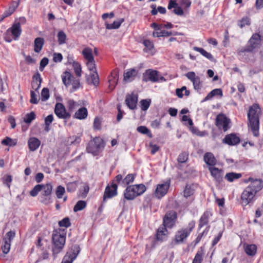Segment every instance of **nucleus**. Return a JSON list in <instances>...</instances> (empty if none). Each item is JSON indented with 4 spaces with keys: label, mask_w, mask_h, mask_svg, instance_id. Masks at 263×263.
Listing matches in <instances>:
<instances>
[{
    "label": "nucleus",
    "mask_w": 263,
    "mask_h": 263,
    "mask_svg": "<svg viewBox=\"0 0 263 263\" xmlns=\"http://www.w3.org/2000/svg\"><path fill=\"white\" fill-rule=\"evenodd\" d=\"M248 181L251 182V184L243 191L241 196V203L244 205H247L252 201L255 194L261 190L263 186L260 179H253L250 177Z\"/></svg>",
    "instance_id": "nucleus-1"
},
{
    "label": "nucleus",
    "mask_w": 263,
    "mask_h": 263,
    "mask_svg": "<svg viewBox=\"0 0 263 263\" xmlns=\"http://www.w3.org/2000/svg\"><path fill=\"white\" fill-rule=\"evenodd\" d=\"M261 112L259 104L256 103L251 106L248 112V126L255 137L259 136V116Z\"/></svg>",
    "instance_id": "nucleus-2"
},
{
    "label": "nucleus",
    "mask_w": 263,
    "mask_h": 263,
    "mask_svg": "<svg viewBox=\"0 0 263 263\" xmlns=\"http://www.w3.org/2000/svg\"><path fill=\"white\" fill-rule=\"evenodd\" d=\"M66 232L65 229L54 230L52 234V251L53 256L59 253L63 249L66 240Z\"/></svg>",
    "instance_id": "nucleus-3"
},
{
    "label": "nucleus",
    "mask_w": 263,
    "mask_h": 263,
    "mask_svg": "<svg viewBox=\"0 0 263 263\" xmlns=\"http://www.w3.org/2000/svg\"><path fill=\"white\" fill-rule=\"evenodd\" d=\"M145 191L146 187L143 184L128 185L125 190L124 196L128 200H133L141 195Z\"/></svg>",
    "instance_id": "nucleus-4"
},
{
    "label": "nucleus",
    "mask_w": 263,
    "mask_h": 263,
    "mask_svg": "<svg viewBox=\"0 0 263 263\" xmlns=\"http://www.w3.org/2000/svg\"><path fill=\"white\" fill-rule=\"evenodd\" d=\"M195 222L194 220L191 221L188 224V226L185 228H182L178 230L175 235L174 241L176 243H183L186 238L190 235L191 232L194 229Z\"/></svg>",
    "instance_id": "nucleus-5"
},
{
    "label": "nucleus",
    "mask_w": 263,
    "mask_h": 263,
    "mask_svg": "<svg viewBox=\"0 0 263 263\" xmlns=\"http://www.w3.org/2000/svg\"><path fill=\"white\" fill-rule=\"evenodd\" d=\"M104 147V143L103 139L99 137H96L92 140L89 141L86 147V150L88 153H91L94 156H97Z\"/></svg>",
    "instance_id": "nucleus-6"
},
{
    "label": "nucleus",
    "mask_w": 263,
    "mask_h": 263,
    "mask_svg": "<svg viewBox=\"0 0 263 263\" xmlns=\"http://www.w3.org/2000/svg\"><path fill=\"white\" fill-rule=\"evenodd\" d=\"M52 190V186L51 183L42 184V192L40 197V201L42 203L47 204L50 202V195Z\"/></svg>",
    "instance_id": "nucleus-7"
},
{
    "label": "nucleus",
    "mask_w": 263,
    "mask_h": 263,
    "mask_svg": "<svg viewBox=\"0 0 263 263\" xmlns=\"http://www.w3.org/2000/svg\"><path fill=\"white\" fill-rule=\"evenodd\" d=\"M177 213L173 211H169L166 213L163 219L162 226L168 228H173L176 223L177 220Z\"/></svg>",
    "instance_id": "nucleus-8"
},
{
    "label": "nucleus",
    "mask_w": 263,
    "mask_h": 263,
    "mask_svg": "<svg viewBox=\"0 0 263 263\" xmlns=\"http://www.w3.org/2000/svg\"><path fill=\"white\" fill-rule=\"evenodd\" d=\"M54 113L60 119H69L71 117L70 113L66 111L65 106L61 103H56Z\"/></svg>",
    "instance_id": "nucleus-9"
},
{
    "label": "nucleus",
    "mask_w": 263,
    "mask_h": 263,
    "mask_svg": "<svg viewBox=\"0 0 263 263\" xmlns=\"http://www.w3.org/2000/svg\"><path fill=\"white\" fill-rule=\"evenodd\" d=\"M230 120L223 114L218 115L216 119V125L219 129H222L226 132L230 128Z\"/></svg>",
    "instance_id": "nucleus-10"
},
{
    "label": "nucleus",
    "mask_w": 263,
    "mask_h": 263,
    "mask_svg": "<svg viewBox=\"0 0 263 263\" xmlns=\"http://www.w3.org/2000/svg\"><path fill=\"white\" fill-rule=\"evenodd\" d=\"M15 233L14 232L10 231L6 234V236L3 238L4 244L2 246V250L4 254H7L10 250L11 242L12 240L15 237Z\"/></svg>",
    "instance_id": "nucleus-11"
},
{
    "label": "nucleus",
    "mask_w": 263,
    "mask_h": 263,
    "mask_svg": "<svg viewBox=\"0 0 263 263\" xmlns=\"http://www.w3.org/2000/svg\"><path fill=\"white\" fill-rule=\"evenodd\" d=\"M118 185L114 181H112L110 185H107L105 188L103 195V201L105 202L107 198H112L117 194Z\"/></svg>",
    "instance_id": "nucleus-12"
},
{
    "label": "nucleus",
    "mask_w": 263,
    "mask_h": 263,
    "mask_svg": "<svg viewBox=\"0 0 263 263\" xmlns=\"http://www.w3.org/2000/svg\"><path fill=\"white\" fill-rule=\"evenodd\" d=\"M186 78L193 84L194 88L196 90L201 89L202 85L200 78L196 76L194 71H190L185 74Z\"/></svg>",
    "instance_id": "nucleus-13"
},
{
    "label": "nucleus",
    "mask_w": 263,
    "mask_h": 263,
    "mask_svg": "<svg viewBox=\"0 0 263 263\" xmlns=\"http://www.w3.org/2000/svg\"><path fill=\"white\" fill-rule=\"evenodd\" d=\"M169 187L170 183L167 182L157 185L154 193L155 196L159 199L162 198L167 193Z\"/></svg>",
    "instance_id": "nucleus-14"
},
{
    "label": "nucleus",
    "mask_w": 263,
    "mask_h": 263,
    "mask_svg": "<svg viewBox=\"0 0 263 263\" xmlns=\"http://www.w3.org/2000/svg\"><path fill=\"white\" fill-rule=\"evenodd\" d=\"M159 79L158 72L156 70L148 69L143 74V81L144 82L150 81L156 82H158Z\"/></svg>",
    "instance_id": "nucleus-15"
},
{
    "label": "nucleus",
    "mask_w": 263,
    "mask_h": 263,
    "mask_svg": "<svg viewBox=\"0 0 263 263\" xmlns=\"http://www.w3.org/2000/svg\"><path fill=\"white\" fill-rule=\"evenodd\" d=\"M138 101V96L132 93L128 94L126 96L125 100L126 105L130 109H135L137 107Z\"/></svg>",
    "instance_id": "nucleus-16"
},
{
    "label": "nucleus",
    "mask_w": 263,
    "mask_h": 263,
    "mask_svg": "<svg viewBox=\"0 0 263 263\" xmlns=\"http://www.w3.org/2000/svg\"><path fill=\"white\" fill-rule=\"evenodd\" d=\"M222 142L229 145H235L240 142V138L236 134H231L225 136Z\"/></svg>",
    "instance_id": "nucleus-17"
},
{
    "label": "nucleus",
    "mask_w": 263,
    "mask_h": 263,
    "mask_svg": "<svg viewBox=\"0 0 263 263\" xmlns=\"http://www.w3.org/2000/svg\"><path fill=\"white\" fill-rule=\"evenodd\" d=\"M118 79L119 77L117 70H113L108 78V89H109V92L111 91L115 88L117 84Z\"/></svg>",
    "instance_id": "nucleus-18"
},
{
    "label": "nucleus",
    "mask_w": 263,
    "mask_h": 263,
    "mask_svg": "<svg viewBox=\"0 0 263 263\" xmlns=\"http://www.w3.org/2000/svg\"><path fill=\"white\" fill-rule=\"evenodd\" d=\"M209 170L215 180L220 183L222 181L223 171L215 167H210Z\"/></svg>",
    "instance_id": "nucleus-19"
},
{
    "label": "nucleus",
    "mask_w": 263,
    "mask_h": 263,
    "mask_svg": "<svg viewBox=\"0 0 263 263\" xmlns=\"http://www.w3.org/2000/svg\"><path fill=\"white\" fill-rule=\"evenodd\" d=\"M260 43V36L258 33H254L252 35L249 41L248 46L251 48L253 51L254 49L256 48Z\"/></svg>",
    "instance_id": "nucleus-20"
},
{
    "label": "nucleus",
    "mask_w": 263,
    "mask_h": 263,
    "mask_svg": "<svg viewBox=\"0 0 263 263\" xmlns=\"http://www.w3.org/2000/svg\"><path fill=\"white\" fill-rule=\"evenodd\" d=\"M8 29L12 34V35L13 36V40H17L20 37L22 32V29L20 27V24L14 23L12 27Z\"/></svg>",
    "instance_id": "nucleus-21"
},
{
    "label": "nucleus",
    "mask_w": 263,
    "mask_h": 263,
    "mask_svg": "<svg viewBox=\"0 0 263 263\" xmlns=\"http://www.w3.org/2000/svg\"><path fill=\"white\" fill-rule=\"evenodd\" d=\"M28 144L30 151L33 152L39 148L41 144V141L37 138L31 137L28 141Z\"/></svg>",
    "instance_id": "nucleus-22"
},
{
    "label": "nucleus",
    "mask_w": 263,
    "mask_h": 263,
    "mask_svg": "<svg viewBox=\"0 0 263 263\" xmlns=\"http://www.w3.org/2000/svg\"><path fill=\"white\" fill-rule=\"evenodd\" d=\"M212 214L211 212L206 211L204 212L199 219V229L201 228L204 226L209 223V218L212 216Z\"/></svg>",
    "instance_id": "nucleus-23"
},
{
    "label": "nucleus",
    "mask_w": 263,
    "mask_h": 263,
    "mask_svg": "<svg viewBox=\"0 0 263 263\" xmlns=\"http://www.w3.org/2000/svg\"><path fill=\"white\" fill-rule=\"evenodd\" d=\"M167 230L166 227L161 226L157 230L156 238L158 240L163 241L167 237Z\"/></svg>",
    "instance_id": "nucleus-24"
},
{
    "label": "nucleus",
    "mask_w": 263,
    "mask_h": 263,
    "mask_svg": "<svg viewBox=\"0 0 263 263\" xmlns=\"http://www.w3.org/2000/svg\"><path fill=\"white\" fill-rule=\"evenodd\" d=\"M204 161L207 165L210 166H214L217 163V160L214 155L210 152L204 154Z\"/></svg>",
    "instance_id": "nucleus-25"
},
{
    "label": "nucleus",
    "mask_w": 263,
    "mask_h": 263,
    "mask_svg": "<svg viewBox=\"0 0 263 263\" xmlns=\"http://www.w3.org/2000/svg\"><path fill=\"white\" fill-rule=\"evenodd\" d=\"M137 71L133 68L130 69L126 72L124 73V81L127 82H130L134 80L136 76L137 75Z\"/></svg>",
    "instance_id": "nucleus-26"
},
{
    "label": "nucleus",
    "mask_w": 263,
    "mask_h": 263,
    "mask_svg": "<svg viewBox=\"0 0 263 263\" xmlns=\"http://www.w3.org/2000/svg\"><path fill=\"white\" fill-rule=\"evenodd\" d=\"M87 109L86 108L83 107L79 109L78 110L75 112L74 118L79 120H83L87 117Z\"/></svg>",
    "instance_id": "nucleus-27"
},
{
    "label": "nucleus",
    "mask_w": 263,
    "mask_h": 263,
    "mask_svg": "<svg viewBox=\"0 0 263 263\" xmlns=\"http://www.w3.org/2000/svg\"><path fill=\"white\" fill-rule=\"evenodd\" d=\"M73 78L74 77L71 73L67 71H65L62 76V82L66 86L70 84Z\"/></svg>",
    "instance_id": "nucleus-28"
},
{
    "label": "nucleus",
    "mask_w": 263,
    "mask_h": 263,
    "mask_svg": "<svg viewBox=\"0 0 263 263\" xmlns=\"http://www.w3.org/2000/svg\"><path fill=\"white\" fill-rule=\"evenodd\" d=\"M243 247L247 255L251 256H253L255 255L257 250V247L255 245L245 244Z\"/></svg>",
    "instance_id": "nucleus-29"
},
{
    "label": "nucleus",
    "mask_w": 263,
    "mask_h": 263,
    "mask_svg": "<svg viewBox=\"0 0 263 263\" xmlns=\"http://www.w3.org/2000/svg\"><path fill=\"white\" fill-rule=\"evenodd\" d=\"M193 49L195 51L200 52L203 56H204L211 61H215L213 55L210 53L206 51H205L204 49L198 47H194Z\"/></svg>",
    "instance_id": "nucleus-30"
},
{
    "label": "nucleus",
    "mask_w": 263,
    "mask_h": 263,
    "mask_svg": "<svg viewBox=\"0 0 263 263\" xmlns=\"http://www.w3.org/2000/svg\"><path fill=\"white\" fill-rule=\"evenodd\" d=\"M44 43L43 38L37 37L34 40V50L39 53L42 49Z\"/></svg>",
    "instance_id": "nucleus-31"
},
{
    "label": "nucleus",
    "mask_w": 263,
    "mask_h": 263,
    "mask_svg": "<svg viewBox=\"0 0 263 263\" xmlns=\"http://www.w3.org/2000/svg\"><path fill=\"white\" fill-rule=\"evenodd\" d=\"M82 53L87 61L90 60L92 61L94 59V57L92 54V50L89 47L85 48L83 50Z\"/></svg>",
    "instance_id": "nucleus-32"
},
{
    "label": "nucleus",
    "mask_w": 263,
    "mask_h": 263,
    "mask_svg": "<svg viewBox=\"0 0 263 263\" xmlns=\"http://www.w3.org/2000/svg\"><path fill=\"white\" fill-rule=\"evenodd\" d=\"M220 96L221 97L222 96V90L220 88L214 89L212 90L210 93L208 94L206 97L204 98V100L206 101L208 100L211 99L214 96Z\"/></svg>",
    "instance_id": "nucleus-33"
},
{
    "label": "nucleus",
    "mask_w": 263,
    "mask_h": 263,
    "mask_svg": "<svg viewBox=\"0 0 263 263\" xmlns=\"http://www.w3.org/2000/svg\"><path fill=\"white\" fill-rule=\"evenodd\" d=\"M124 21V18H120L118 21H114L112 24H106V28L108 29H118Z\"/></svg>",
    "instance_id": "nucleus-34"
},
{
    "label": "nucleus",
    "mask_w": 263,
    "mask_h": 263,
    "mask_svg": "<svg viewBox=\"0 0 263 263\" xmlns=\"http://www.w3.org/2000/svg\"><path fill=\"white\" fill-rule=\"evenodd\" d=\"M177 32L173 33L172 31H168L165 30H161L160 32H154L153 35L154 37H160V36H169L172 35H176Z\"/></svg>",
    "instance_id": "nucleus-35"
},
{
    "label": "nucleus",
    "mask_w": 263,
    "mask_h": 263,
    "mask_svg": "<svg viewBox=\"0 0 263 263\" xmlns=\"http://www.w3.org/2000/svg\"><path fill=\"white\" fill-rule=\"evenodd\" d=\"M203 249L202 247L200 248L195 255L192 263H201L203 260Z\"/></svg>",
    "instance_id": "nucleus-36"
},
{
    "label": "nucleus",
    "mask_w": 263,
    "mask_h": 263,
    "mask_svg": "<svg viewBox=\"0 0 263 263\" xmlns=\"http://www.w3.org/2000/svg\"><path fill=\"white\" fill-rule=\"evenodd\" d=\"M89 84L97 86L99 83V76L97 72H93L90 74V78L87 80Z\"/></svg>",
    "instance_id": "nucleus-37"
},
{
    "label": "nucleus",
    "mask_w": 263,
    "mask_h": 263,
    "mask_svg": "<svg viewBox=\"0 0 263 263\" xmlns=\"http://www.w3.org/2000/svg\"><path fill=\"white\" fill-rule=\"evenodd\" d=\"M240 173H236L234 172L229 173L226 175L225 178L230 182H232L235 179H239L241 177Z\"/></svg>",
    "instance_id": "nucleus-38"
},
{
    "label": "nucleus",
    "mask_w": 263,
    "mask_h": 263,
    "mask_svg": "<svg viewBox=\"0 0 263 263\" xmlns=\"http://www.w3.org/2000/svg\"><path fill=\"white\" fill-rule=\"evenodd\" d=\"M80 251V249L79 246L78 245H74L71 247L70 251L67 253H69L70 255L72 256L73 259H75L79 253Z\"/></svg>",
    "instance_id": "nucleus-39"
},
{
    "label": "nucleus",
    "mask_w": 263,
    "mask_h": 263,
    "mask_svg": "<svg viewBox=\"0 0 263 263\" xmlns=\"http://www.w3.org/2000/svg\"><path fill=\"white\" fill-rule=\"evenodd\" d=\"M86 206V202L83 200L78 201L73 208V211L77 212L81 211Z\"/></svg>",
    "instance_id": "nucleus-40"
},
{
    "label": "nucleus",
    "mask_w": 263,
    "mask_h": 263,
    "mask_svg": "<svg viewBox=\"0 0 263 263\" xmlns=\"http://www.w3.org/2000/svg\"><path fill=\"white\" fill-rule=\"evenodd\" d=\"M79 105V104L73 100L69 99L67 101V107L69 112L73 111Z\"/></svg>",
    "instance_id": "nucleus-41"
},
{
    "label": "nucleus",
    "mask_w": 263,
    "mask_h": 263,
    "mask_svg": "<svg viewBox=\"0 0 263 263\" xmlns=\"http://www.w3.org/2000/svg\"><path fill=\"white\" fill-rule=\"evenodd\" d=\"M137 132L142 134L147 135L149 137H152L150 130L145 126H140L137 128Z\"/></svg>",
    "instance_id": "nucleus-42"
},
{
    "label": "nucleus",
    "mask_w": 263,
    "mask_h": 263,
    "mask_svg": "<svg viewBox=\"0 0 263 263\" xmlns=\"http://www.w3.org/2000/svg\"><path fill=\"white\" fill-rule=\"evenodd\" d=\"M194 192V189H193V186L187 184L184 190V196L185 198H187L193 195Z\"/></svg>",
    "instance_id": "nucleus-43"
},
{
    "label": "nucleus",
    "mask_w": 263,
    "mask_h": 263,
    "mask_svg": "<svg viewBox=\"0 0 263 263\" xmlns=\"http://www.w3.org/2000/svg\"><path fill=\"white\" fill-rule=\"evenodd\" d=\"M73 69L76 76L80 77L81 76L82 68L81 65L77 62H73L72 64Z\"/></svg>",
    "instance_id": "nucleus-44"
},
{
    "label": "nucleus",
    "mask_w": 263,
    "mask_h": 263,
    "mask_svg": "<svg viewBox=\"0 0 263 263\" xmlns=\"http://www.w3.org/2000/svg\"><path fill=\"white\" fill-rule=\"evenodd\" d=\"M141 108L142 110L145 111L149 108L151 100V99H143L140 101Z\"/></svg>",
    "instance_id": "nucleus-45"
},
{
    "label": "nucleus",
    "mask_w": 263,
    "mask_h": 263,
    "mask_svg": "<svg viewBox=\"0 0 263 263\" xmlns=\"http://www.w3.org/2000/svg\"><path fill=\"white\" fill-rule=\"evenodd\" d=\"M42 184L36 185L32 190L30 191V195L32 197H35L39 193L42 191Z\"/></svg>",
    "instance_id": "nucleus-46"
},
{
    "label": "nucleus",
    "mask_w": 263,
    "mask_h": 263,
    "mask_svg": "<svg viewBox=\"0 0 263 263\" xmlns=\"http://www.w3.org/2000/svg\"><path fill=\"white\" fill-rule=\"evenodd\" d=\"M35 118V114L34 112L32 111L29 114L25 115L24 121L25 123L30 124Z\"/></svg>",
    "instance_id": "nucleus-47"
},
{
    "label": "nucleus",
    "mask_w": 263,
    "mask_h": 263,
    "mask_svg": "<svg viewBox=\"0 0 263 263\" xmlns=\"http://www.w3.org/2000/svg\"><path fill=\"white\" fill-rule=\"evenodd\" d=\"M66 39V35L63 31H60L58 33V43L60 45L63 44L65 43Z\"/></svg>",
    "instance_id": "nucleus-48"
},
{
    "label": "nucleus",
    "mask_w": 263,
    "mask_h": 263,
    "mask_svg": "<svg viewBox=\"0 0 263 263\" xmlns=\"http://www.w3.org/2000/svg\"><path fill=\"white\" fill-rule=\"evenodd\" d=\"M78 182L77 181L69 182L67 184L66 190L68 192H73L77 189Z\"/></svg>",
    "instance_id": "nucleus-49"
},
{
    "label": "nucleus",
    "mask_w": 263,
    "mask_h": 263,
    "mask_svg": "<svg viewBox=\"0 0 263 263\" xmlns=\"http://www.w3.org/2000/svg\"><path fill=\"white\" fill-rule=\"evenodd\" d=\"M70 84L72 85V88L70 90V91L73 92L76 91L80 87V83L79 79H76V78L74 77Z\"/></svg>",
    "instance_id": "nucleus-50"
},
{
    "label": "nucleus",
    "mask_w": 263,
    "mask_h": 263,
    "mask_svg": "<svg viewBox=\"0 0 263 263\" xmlns=\"http://www.w3.org/2000/svg\"><path fill=\"white\" fill-rule=\"evenodd\" d=\"M59 225L61 227L68 228L71 226L70 219L68 217H65L59 221Z\"/></svg>",
    "instance_id": "nucleus-51"
},
{
    "label": "nucleus",
    "mask_w": 263,
    "mask_h": 263,
    "mask_svg": "<svg viewBox=\"0 0 263 263\" xmlns=\"http://www.w3.org/2000/svg\"><path fill=\"white\" fill-rule=\"evenodd\" d=\"M135 175L133 174H128L123 179L124 186L133 182L135 179Z\"/></svg>",
    "instance_id": "nucleus-52"
},
{
    "label": "nucleus",
    "mask_w": 263,
    "mask_h": 263,
    "mask_svg": "<svg viewBox=\"0 0 263 263\" xmlns=\"http://www.w3.org/2000/svg\"><path fill=\"white\" fill-rule=\"evenodd\" d=\"M250 21L248 17H243L241 20L238 21V26L241 28L244 27L246 25H250Z\"/></svg>",
    "instance_id": "nucleus-53"
},
{
    "label": "nucleus",
    "mask_w": 263,
    "mask_h": 263,
    "mask_svg": "<svg viewBox=\"0 0 263 263\" xmlns=\"http://www.w3.org/2000/svg\"><path fill=\"white\" fill-rule=\"evenodd\" d=\"M65 190L64 187H63L61 185L58 186L55 191V194L57 198L58 199H61L62 197L64 194L65 193Z\"/></svg>",
    "instance_id": "nucleus-54"
},
{
    "label": "nucleus",
    "mask_w": 263,
    "mask_h": 263,
    "mask_svg": "<svg viewBox=\"0 0 263 263\" xmlns=\"http://www.w3.org/2000/svg\"><path fill=\"white\" fill-rule=\"evenodd\" d=\"M42 100L45 101L47 100L49 98V91L47 88H43L41 92Z\"/></svg>",
    "instance_id": "nucleus-55"
},
{
    "label": "nucleus",
    "mask_w": 263,
    "mask_h": 263,
    "mask_svg": "<svg viewBox=\"0 0 263 263\" xmlns=\"http://www.w3.org/2000/svg\"><path fill=\"white\" fill-rule=\"evenodd\" d=\"M12 181V176L10 175H5L3 178V182L4 184H5L9 189L10 187V183Z\"/></svg>",
    "instance_id": "nucleus-56"
},
{
    "label": "nucleus",
    "mask_w": 263,
    "mask_h": 263,
    "mask_svg": "<svg viewBox=\"0 0 263 263\" xmlns=\"http://www.w3.org/2000/svg\"><path fill=\"white\" fill-rule=\"evenodd\" d=\"M87 66L88 67V69L90 71H91L93 72H97V69H96L95 61L94 59L92 61H91V60L87 61Z\"/></svg>",
    "instance_id": "nucleus-57"
},
{
    "label": "nucleus",
    "mask_w": 263,
    "mask_h": 263,
    "mask_svg": "<svg viewBox=\"0 0 263 263\" xmlns=\"http://www.w3.org/2000/svg\"><path fill=\"white\" fill-rule=\"evenodd\" d=\"M188 159V155L185 152L181 153L178 158L177 161L179 163H184Z\"/></svg>",
    "instance_id": "nucleus-58"
},
{
    "label": "nucleus",
    "mask_w": 263,
    "mask_h": 263,
    "mask_svg": "<svg viewBox=\"0 0 263 263\" xmlns=\"http://www.w3.org/2000/svg\"><path fill=\"white\" fill-rule=\"evenodd\" d=\"M209 227H207L203 232H202L201 233H200L198 235V236L197 237V238H196V239L194 241L195 245H196L197 243H198L200 241L202 237L203 236H205L207 234V233L209 231Z\"/></svg>",
    "instance_id": "nucleus-59"
},
{
    "label": "nucleus",
    "mask_w": 263,
    "mask_h": 263,
    "mask_svg": "<svg viewBox=\"0 0 263 263\" xmlns=\"http://www.w3.org/2000/svg\"><path fill=\"white\" fill-rule=\"evenodd\" d=\"M143 44L146 49V51L147 50L150 51L154 48L153 43L148 40H143Z\"/></svg>",
    "instance_id": "nucleus-60"
},
{
    "label": "nucleus",
    "mask_w": 263,
    "mask_h": 263,
    "mask_svg": "<svg viewBox=\"0 0 263 263\" xmlns=\"http://www.w3.org/2000/svg\"><path fill=\"white\" fill-rule=\"evenodd\" d=\"M4 38L6 42L9 43L13 40V36L9 29L4 34Z\"/></svg>",
    "instance_id": "nucleus-61"
},
{
    "label": "nucleus",
    "mask_w": 263,
    "mask_h": 263,
    "mask_svg": "<svg viewBox=\"0 0 263 263\" xmlns=\"http://www.w3.org/2000/svg\"><path fill=\"white\" fill-rule=\"evenodd\" d=\"M74 259L72 258V256L69 253H67L61 263H72Z\"/></svg>",
    "instance_id": "nucleus-62"
},
{
    "label": "nucleus",
    "mask_w": 263,
    "mask_h": 263,
    "mask_svg": "<svg viewBox=\"0 0 263 263\" xmlns=\"http://www.w3.org/2000/svg\"><path fill=\"white\" fill-rule=\"evenodd\" d=\"M48 59L47 58H43L40 64V71H42L45 66L48 64Z\"/></svg>",
    "instance_id": "nucleus-63"
},
{
    "label": "nucleus",
    "mask_w": 263,
    "mask_h": 263,
    "mask_svg": "<svg viewBox=\"0 0 263 263\" xmlns=\"http://www.w3.org/2000/svg\"><path fill=\"white\" fill-rule=\"evenodd\" d=\"M31 99L30 100V103L32 104H37L39 102V100L37 99V95L33 91H31Z\"/></svg>",
    "instance_id": "nucleus-64"
}]
</instances>
